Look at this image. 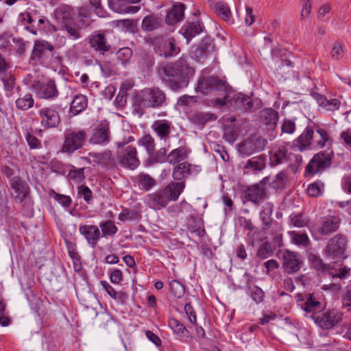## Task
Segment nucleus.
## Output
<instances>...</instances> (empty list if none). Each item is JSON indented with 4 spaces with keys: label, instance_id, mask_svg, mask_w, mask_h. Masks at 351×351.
<instances>
[{
    "label": "nucleus",
    "instance_id": "61",
    "mask_svg": "<svg viewBox=\"0 0 351 351\" xmlns=\"http://www.w3.org/2000/svg\"><path fill=\"white\" fill-rule=\"evenodd\" d=\"M31 131L27 130L25 134V140L31 149H40L41 147L40 141L32 134V128Z\"/></svg>",
    "mask_w": 351,
    "mask_h": 351
},
{
    "label": "nucleus",
    "instance_id": "22",
    "mask_svg": "<svg viewBox=\"0 0 351 351\" xmlns=\"http://www.w3.org/2000/svg\"><path fill=\"white\" fill-rule=\"evenodd\" d=\"M186 5L183 3H176L166 11L165 22L169 26H173L183 21Z\"/></svg>",
    "mask_w": 351,
    "mask_h": 351
},
{
    "label": "nucleus",
    "instance_id": "13",
    "mask_svg": "<svg viewBox=\"0 0 351 351\" xmlns=\"http://www.w3.org/2000/svg\"><path fill=\"white\" fill-rule=\"evenodd\" d=\"M86 138V133L84 130L77 132H66L64 140L60 151L68 155H71L75 151L82 147Z\"/></svg>",
    "mask_w": 351,
    "mask_h": 351
},
{
    "label": "nucleus",
    "instance_id": "62",
    "mask_svg": "<svg viewBox=\"0 0 351 351\" xmlns=\"http://www.w3.org/2000/svg\"><path fill=\"white\" fill-rule=\"evenodd\" d=\"M321 186H324V184L319 181L310 184L306 190L308 195L312 197L320 196L322 193Z\"/></svg>",
    "mask_w": 351,
    "mask_h": 351
},
{
    "label": "nucleus",
    "instance_id": "49",
    "mask_svg": "<svg viewBox=\"0 0 351 351\" xmlns=\"http://www.w3.org/2000/svg\"><path fill=\"white\" fill-rule=\"evenodd\" d=\"M215 13L223 21H228L231 17V12L228 4L224 2H217L214 5Z\"/></svg>",
    "mask_w": 351,
    "mask_h": 351
},
{
    "label": "nucleus",
    "instance_id": "57",
    "mask_svg": "<svg viewBox=\"0 0 351 351\" xmlns=\"http://www.w3.org/2000/svg\"><path fill=\"white\" fill-rule=\"evenodd\" d=\"M77 197H82L86 204H90L93 198V192L88 186L82 184L77 187Z\"/></svg>",
    "mask_w": 351,
    "mask_h": 351
},
{
    "label": "nucleus",
    "instance_id": "47",
    "mask_svg": "<svg viewBox=\"0 0 351 351\" xmlns=\"http://www.w3.org/2000/svg\"><path fill=\"white\" fill-rule=\"evenodd\" d=\"M187 223L189 228L193 232L197 233L199 236L202 237L205 234V230L204 229L201 231V228L203 226V221L202 219L198 218L194 215H191L188 219Z\"/></svg>",
    "mask_w": 351,
    "mask_h": 351
},
{
    "label": "nucleus",
    "instance_id": "29",
    "mask_svg": "<svg viewBox=\"0 0 351 351\" xmlns=\"http://www.w3.org/2000/svg\"><path fill=\"white\" fill-rule=\"evenodd\" d=\"M163 27V17L162 14H152L145 16L142 21V29L152 32Z\"/></svg>",
    "mask_w": 351,
    "mask_h": 351
},
{
    "label": "nucleus",
    "instance_id": "30",
    "mask_svg": "<svg viewBox=\"0 0 351 351\" xmlns=\"http://www.w3.org/2000/svg\"><path fill=\"white\" fill-rule=\"evenodd\" d=\"M204 31L199 21L189 22L186 21L182 26L180 32L189 43L195 36Z\"/></svg>",
    "mask_w": 351,
    "mask_h": 351
},
{
    "label": "nucleus",
    "instance_id": "19",
    "mask_svg": "<svg viewBox=\"0 0 351 351\" xmlns=\"http://www.w3.org/2000/svg\"><path fill=\"white\" fill-rule=\"evenodd\" d=\"M40 125L45 129L57 128L61 119L59 112L52 106L44 107L38 111Z\"/></svg>",
    "mask_w": 351,
    "mask_h": 351
},
{
    "label": "nucleus",
    "instance_id": "53",
    "mask_svg": "<svg viewBox=\"0 0 351 351\" xmlns=\"http://www.w3.org/2000/svg\"><path fill=\"white\" fill-rule=\"evenodd\" d=\"M141 217L140 212L135 209L130 210L124 208L119 215V219L121 221L126 220H138Z\"/></svg>",
    "mask_w": 351,
    "mask_h": 351
},
{
    "label": "nucleus",
    "instance_id": "55",
    "mask_svg": "<svg viewBox=\"0 0 351 351\" xmlns=\"http://www.w3.org/2000/svg\"><path fill=\"white\" fill-rule=\"evenodd\" d=\"M49 167L52 172L59 175L64 176L67 172V165L56 158L50 161Z\"/></svg>",
    "mask_w": 351,
    "mask_h": 351
},
{
    "label": "nucleus",
    "instance_id": "31",
    "mask_svg": "<svg viewBox=\"0 0 351 351\" xmlns=\"http://www.w3.org/2000/svg\"><path fill=\"white\" fill-rule=\"evenodd\" d=\"M308 260L311 263V267L317 271L322 274H328L330 270L334 269V266L324 263L323 260L319 255L311 253L308 256Z\"/></svg>",
    "mask_w": 351,
    "mask_h": 351
},
{
    "label": "nucleus",
    "instance_id": "25",
    "mask_svg": "<svg viewBox=\"0 0 351 351\" xmlns=\"http://www.w3.org/2000/svg\"><path fill=\"white\" fill-rule=\"evenodd\" d=\"M259 120L268 130H274L279 119V113L271 108H265L259 112Z\"/></svg>",
    "mask_w": 351,
    "mask_h": 351
},
{
    "label": "nucleus",
    "instance_id": "12",
    "mask_svg": "<svg viewBox=\"0 0 351 351\" xmlns=\"http://www.w3.org/2000/svg\"><path fill=\"white\" fill-rule=\"evenodd\" d=\"M342 313L332 308L322 313H313L311 318L322 330H329L342 320Z\"/></svg>",
    "mask_w": 351,
    "mask_h": 351
},
{
    "label": "nucleus",
    "instance_id": "6",
    "mask_svg": "<svg viewBox=\"0 0 351 351\" xmlns=\"http://www.w3.org/2000/svg\"><path fill=\"white\" fill-rule=\"evenodd\" d=\"M195 90L206 95H214L223 97L232 93L233 88L226 79H221L218 75H202L199 77Z\"/></svg>",
    "mask_w": 351,
    "mask_h": 351
},
{
    "label": "nucleus",
    "instance_id": "63",
    "mask_svg": "<svg viewBox=\"0 0 351 351\" xmlns=\"http://www.w3.org/2000/svg\"><path fill=\"white\" fill-rule=\"evenodd\" d=\"M72 169L69 171L68 177L69 178L82 182L85 179L84 168L75 169L74 166L71 165Z\"/></svg>",
    "mask_w": 351,
    "mask_h": 351
},
{
    "label": "nucleus",
    "instance_id": "18",
    "mask_svg": "<svg viewBox=\"0 0 351 351\" xmlns=\"http://www.w3.org/2000/svg\"><path fill=\"white\" fill-rule=\"evenodd\" d=\"M136 149L132 145L128 146L123 152H117V157L119 163L122 167L134 170L140 165V160L137 158Z\"/></svg>",
    "mask_w": 351,
    "mask_h": 351
},
{
    "label": "nucleus",
    "instance_id": "33",
    "mask_svg": "<svg viewBox=\"0 0 351 351\" xmlns=\"http://www.w3.org/2000/svg\"><path fill=\"white\" fill-rule=\"evenodd\" d=\"M217 119V116L214 113L198 112L192 114L189 119L193 124L197 125L203 128L206 123L215 121Z\"/></svg>",
    "mask_w": 351,
    "mask_h": 351
},
{
    "label": "nucleus",
    "instance_id": "42",
    "mask_svg": "<svg viewBox=\"0 0 351 351\" xmlns=\"http://www.w3.org/2000/svg\"><path fill=\"white\" fill-rule=\"evenodd\" d=\"M15 104L16 108L21 110H27L34 106V99L31 93H27L23 96L20 95L15 101Z\"/></svg>",
    "mask_w": 351,
    "mask_h": 351
},
{
    "label": "nucleus",
    "instance_id": "56",
    "mask_svg": "<svg viewBox=\"0 0 351 351\" xmlns=\"http://www.w3.org/2000/svg\"><path fill=\"white\" fill-rule=\"evenodd\" d=\"M38 28L45 33H53L58 31V28L51 24L46 17L42 16L38 20Z\"/></svg>",
    "mask_w": 351,
    "mask_h": 351
},
{
    "label": "nucleus",
    "instance_id": "45",
    "mask_svg": "<svg viewBox=\"0 0 351 351\" xmlns=\"http://www.w3.org/2000/svg\"><path fill=\"white\" fill-rule=\"evenodd\" d=\"M266 156L260 155L249 159L245 165V169H252L254 171H261L265 167Z\"/></svg>",
    "mask_w": 351,
    "mask_h": 351
},
{
    "label": "nucleus",
    "instance_id": "59",
    "mask_svg": "<svg viewBox=\"0 0 351 351\" xmlns=\"http://www.w3.org/2000/svg\"><path fill=\"white\" fill-rule=\"evenodd\" d=\"M129 4L127 0H108L110 8L119 13L125 11Z\"/></svg>",
    "mask_w": 351,
    "mask_h": 351
},
{
    "label": "nucleus",
    "instance_id": "43",
    "mask_svg": "<svg viewBox=\"0 0 351 351\" xmlns=\"http://www.w3.org/2000/svg\"><path fill=\"white\" fill-rule=\"evenodd\" d=\"M137 180L139 187L144 191H149L156 184V180L145 173H139Z\"/></svg>",
    "mask_w": 351,
    "mask_h": 351
},
{
    "label": "nucleus",
    "instance_id": "32",
    "mask_svg": "<svg viewBox=\"0 0 351 351\" xmlns=\"http://www.w3.org/2000/svg\"><path fill=\"white\" fill-rule=\"evenodd\" d=\"M314 128L307 126L304 132L300 134L295 140L298 143V148L300 152L307 149L311 145V140L313 138Z\"/></svg>",
    "mask_w": 351,
    "mask_h": 351
},
{
    "label": "nucleus",
    "instance_id": "54",
    "mask_svg": "<svg viewBox=\"0 0 351 351\" xmlns=\"http://www.w3.org/2000/svg\"><path fill=\"white\" fill-rule=\"evenodd\" d=\"M49 194L66 208H68L72 204V199L70 196L58 193L53 189L50 190Z\"/></svg>",
    "mask_w": 351,
    "mask_h": 351
},
{
    "label": "nucleus",
    "instance_id": "41",
    "mask_svg": "<svg viewBox=\"0 0 351 351\" xmlns=\"http://www.w3.org/2000/svg\"><path fill=\"white\" fill-rule=\"evenodd\" d=\"M71 8L69 6H62L57 8L54 14L56 19L61 22L62 26L65 25L66 23L73 22L71 14Z\"/></svg>",
    "mask_w": 351,
    "mask_h": 351
},
{
    "label": "nucleus",
    "instance_id": "27",
    "mask_svg": "<svg viewBox=\"0 0 351 351\" xmlns=\"http://www.w3.org/2000/svg\"><path fill=\"white\" fill-rule=\"evenodd\" d=\"M169 326L173 330L174 334L177 335L182 341L187 343L193 341V337L186 326L176 318L169 319Z\"/></svg>",
    "mask_w": 351,
    "mask_h": 351
},
{
    "label": "nucleus",
    "instance_id": "37",
    "mask_svg": "<svg viewBox=\"0 0 351 351\" xmlns=\"http://www.w3.org/2000/svg\"><path fill=\"white\" fill-rule=\"evenodd\" d=\"M153 129L161 139L169 138L171 132V123L167 120H158L153 124Z\"/></svg>",
    "mask_w": 351,
    "mask_h": 351
},
{
    "label": "nucleus",
    "instance_id": "39",
    "mask_svg": "<svg viewBox=\"0 0 351 351\" xmlns=\"http://www.w3.org/2000/svg\"><path fill=\"white\" fill-rule=\"evenodd\" d=\"M287 154V149L285 147L272 149L269 153V165L275 167L280 165L286 158Z\"/></svg>",
    "mask_w": 351,
    "mask_h": 351
},
{
    "label": "nucleus",
    "instance_id": "5",
    "mask_svg": "<svg viewBox=\"0 0 351 351\" xmlns=\"http://www.w3.org/2000/svg\"><path fill=\"white\" fill-rule=\"evenodd\" d=\"M166 101L165 93L159 88H152L135 93L132 98L133 113L143 115L144 109L148 108H158Z\"/></svg>",
    "mask_w": 351,
    "mask_h": 351
},
{
    "label": "nucleus",
    "instance_id": "20",
    "mask_svg": "<svg viewBox=\"0 0 351 351\" xmlns=\"http://www.w3.org/2000/svg\"><path fill=\"white\" fill-rule=\"evenodd\" d=\"M93 131V134L89 140L90 143L101 145L110 141V123L107 120L99 121Z\"/></svg>",
    "mask_w": 351,
    "mask_h": 351
},
{
    "label": "nucleus",
    "instance_id": "17",
    "mask_svg": "<svg viewBox=\"0 0 351 351\" xmlns=\"http://www.w3.org/2000/svg\"><path fill=\"white\" fill-rule=\"evenodd\" d=\"M341 219L337 216H328L322 223L321 226L316 230H313L315 240H319L324 236H329L335 232L339 228Z\"/></svg>",
    "mask_w": 351,
    "mask_h": 351
},
{
    "label": "nucleus",
    "instance_id": "50",
    "mask_svg": "<svg viewBox=\"0 0 351 351\" xmlns=\"http://www.w3.org/2000/svg\"><path fill=\"white\" fill-rule=\"evenodd\" d=\"M78 23L80 27H86L90 25L87 19L90 17V12L88 6H82L77 8Z\"/></svg>",
    "mask_w": 351,
    "mask_h": 351
},
{
    "label": "nucleus",
    "instance_id": "52",
    "mask_svg": "<svg viewBox=\"0 0 351 351\" xmlns=\"http://www.w3.org/2000/svg\"><path fill=\"white\" fill-rule=\"evenodd\" d=\"M169 291L176 298H181L185 293L184 286L178 280H172L169 282Z\"/></svg>",
    "mask_w": 351,
    "mask_h": 351
},
{
    "label": "nucleus",
    "instance_id": "11",
    "mask_svg": "<svg viewBox=\"0 0 351 351\" xmlns=\"http://www.w3.org/2000/svg\"><path fill=\"white\" fill-rule=\"evenodd\" d=\"M10 188L14 191L12 197L16 204L25 202L28 206L34 204L29 185L21 177L14 176L10 180Z\"/></svg>",
    "mask_w": 351,
    "mask_h": 351
},
{
    "label": "nucleus",
    "instance_id": "34",
    "mask_svg": "<svg viewBox=\"0 0 351 351\" xmlns=\"http://www.w3.org/2000/svg\"><path fill=\"white\" fill-rule=\"evenodd\" d=\"M245 276L248 277V280L247 281V287L251 298L256 304L263 302L265 299V292L261 287H258L257 285H253L252 284L251 276L250 274L245 273Z\"/></svg>",
    "mask_w": 351,
    "mask_h": 351
},
{
    "label": "nucleus",
    "instance_id": "26",
    "mask_svg": "<svg viewBox=\"0 0 351 351\" xmlns=\"http://www.w3.org/2000/svg\"><path fill=\"white\" fill-rule=\"evenodd\" d=\"M300 302L301 303L298 305L306 313H316L325 308L322 306V303L315 297L313 293H306L304 298L298 300V302Z\"/></svg>",
    "mask_w": 351,
    "mask_h": 351
},
{
    "label": "nucleus",
    "instance_id": "28",
    "mask_svg": "<svg viewBox=\"0 0 351 351\" xmlns=\"http://www.w3.org/2000/svg\"><path fill=\"white\" fill-rule=\"evenodd\" d=\"M245 199L252 202L255 204H259L260 199H265L267 197L265 187L260 186V184H256L249 186L244 191Z\"/></svg>",
    "mask_w": 351,
    "mask_h": 351
},
{
    "label": "nucleus",
    "instance_id": "51",
    "mask_svg": "<svg viewBox=\"0 0 351 351\" xmlns=\"http://www.w3.org/2000/svg\"><path fill=\"white\" fill-rule=\"evenodd\" d=\"M274 250L275 247L269 241H265L258 248L256 253V256L261 260L265 259L273 254Z\"/></svg>",
    "mask_w": 351,
    "mask_h": 351
},
{
    "label": "nucleus",
    "instance_id": "46",
    "mask_svg": "<svg viewBox=\"0 0 351 351\" xmlns=\"http://www.w3.org/2000/svg\"><path fill=\"white\" fill-rule=\"evenodd\" d=\"M288 181L287 173L280 171L275 177V180L269 183V186L275 190H282L286 187Z\"/></svg>",
    "mask_w": 351,
    "mask_h": 351
},
{
    "label": "nucleus",
    "instance_id": "35",
    "mask_svg": "<svg viewBox=\"0 0 351 351\" xmlns=\"http://www.w3.org/2000/svg\"><path fill=\"white\" fill-rule=\"evenodd\" d=\"M191 173V165L187 162H183L178 163L174 167L172 176L175 180L182 182L181 180L189 177Z\"/></svg>",
    "mask_w": 351,
    "mask_h": 351
},
{
    "label": "nucleus",
    "instance_id": "44",
    "mask_svg": "<svg viewBox=\"0 0 351 351\" xmlns=\"http://www.w3.org/2000/svg\"><path fill=\"white\" fill-rule=\"evenodd\" d=\"M168 162L171 165L180 162L187 158V152L184 147H180L172 150L168 155Z\"/></svg>",
    "mask_w": 351,
    "mask_h": 351
},
{
    "label": "nucleus",
    "instance_id": "8",
    "mask_svg": "<svg viewBox=\"0 0 351 351\" xmlns=\"http://www.w3.org/2000/svg\"><path fill=\"white\" fill-rule=\"evenodd\" d=\"M334 158V151L329 147L315 154L306 166L304 176H313L330 168Z\"/></svg>",
    "mask_w": 351,
    "mask_h": 351
},
{
    "label": "nucleus",
    "instance_id": "21",
    "mask_svg": "<svg viewBox=\"0 0 351 351\" xmlns=\"http://www.w3.org/2000/svg\"><path fill=\"white\" fill-rule=\"evenodd\" d=\"M79 232L92 248L97 247V243L101 239V232L97 226L80 224Z\"/></svg>",
    "mask_w": 351,
    "mask_h": 351
},
{
    "label": "nucleus",
    "instance_id": "40",
    "mask_svg": "<svg viewBox=\"0 0 351 351\" xmlns=\"http://www.w3.org/2000/svg\"><path fill=\"white\" fill-rule=\"evenodd\" d=\"M100 228L101 237H114L118 231L114 222L110 219L101 221L98 226Z\"/></svg>",
    "mask_w": 351,
    "mask_h": 351
},
{
    "label": "nucleus",
    "instance_id": "24",
    "mask_svg": "<svg viewBox=\"0 0 351 351\" xmlns=\"http://www.w3.org/2000/svg\"><path fill=\"white\" fill-rule=\"evenodd\" d=\"M90 47L95 51H99L101 54H105L110 51L111 47L107 42L106 35L99 32H93L88 38Z\"/></svg>",
    "mask_w": 351,
    "mask_h": 351
},
{
    "label": "nucleus",
    "instance_id": "36",
    "mask_svg": "<svg viewBox=\"0 0 351 351\" xmlns=\"http://www.w3.org/2000/svg\"><path fill=\"white\" fill-rule=\"evenodd\" d=\"M88 99L85 95L78 94L75 95L71 104L70 112L77 115L87 108Z\"/></svg>",
    "mask_w": 351,
    "mask_h": 351
},
{
    "label": "nucleus",
    "instance_id": "16",
    "mask_svg": "<svg viewBox=\"0 0 351 351\" xmlns=\"http://www.w3.org/2000/svg\"><path fill=\"white\" fill-rule=\"evenodd\" d=\"M282 268L288 274L298 272L303 265V260L298 252L285 250L282 254Z\"/></svg>",
    "mask_w": 351,
    "mask_h": 351
},
{
    "label": "nucleus",
    "instance_id": "7",
    "mask_svg": "<svg viewBox=\"0 0 351 351\" xmlns=\"http://www.w3.org/2000/svg\"><path fill=\"white\" fill-rule=\"evenodd\" d=\"M146 43L153 46L154 51L161 57L165 58H171L176 56L181 51V49L178 46L176 40L174 37H167L163 34L145 38Z\"/></svg>",
    "mask_w": 351,
    "mask_h": 351
},
{
    "label": "nucleus",
    "instance_id": "10",
    "mask_svg": "<svg viewBox=\"0 0 351 351\" xmlns=\"http://www.w3.org/2000/svg\"><path fill=\"white\" fill-rule=\"evenodd\" d=\"M215 49L214 39L210 36H206L197 44L191 47L189 56L195 61L204 63Z\"/></svg>",
    "mask_w": 351,
    "mask_h": 351
},
{
    "label": "nucleus",
    "instance_id": "48",
    "mask_svg": "<svg viewBox=\"0 0 351 351\" xmlns=\"http://www.w3.org/2000/svg\"><path fill=\"white\" fill-rule=\"evenodd\" d=\"M314 128V131H315L320 136V140L317 141V146L318 148H323L326 146L327 142H330V147L332 146V139L329 136L327 130L326 129L320 128L318 125L314 124V126H312Z\"/></svg>",
    "mask_w": 351,
    "mask_h": 351
},
{
    "label": "nucleus",
    "instance_id": "14",
    "mask_svg": "<svg viewBox=\"0 0 351 351\" xmlns=\"http://www.w3.org/2000/svg\"><path fill=\"white\" fill-rule=\"evenodd\" d=\"M267 143L265 138L252 134L239 145L238 150L240 154L250 156L263 150Z\"/></svg>",
    "mask_w": 351,
    "mask_h": 351
},
{
    "label": "nucleus",
    "instance_id": "64",
    "mask_svg": "<svg viewBox=\"0 0 351 351\" xmlns=\"http://www.w3.org/2000/svg\"><path fill=\"white\" fill-rule=\"evenodd\" d=\"M237 137V132L234 125H226L223 128V138L229 143H233Z\"/></svg>",
    "mask_w": 351,
    "mask_h": 351
},
{
    "label": "nucleus",
    "instance_id": "1",
    "mask_svg": "<svg viewBox=\"0 0 351 351\" xmlns=\"http://www.w3.org/2000/svg\"><path fill=\"white\" fill-rule=\"evenodd\" d=\"M157 73L165 86L173 90H178L188 86L195 69L191 64L188 55L182 54L176 61L160 62Z\"/></svg>",
    "mask_w": 351,
    "mask_h": 351
},
{
    "label": "nucleus",
    "instance_id": "4",
    "mask_svg": "<svg viewBox=\"0 0 351 351\" xmlns=\"http://www.w3.org/2000/svg\"><path fill=\"white\" fill-rule=\"evenodd\" d=\"M62 56L57 52L50 42L43 39H36L29 56V62L35 65L48 66L52 63L61 64Z\"/></svg>",
    "mask_w": 351,
    "mask_h": 351
},
{
    "label": "nucleus",
    "instance_id": "15",
    "mask_svg": "<svg viewBox=\"0 0 351 351\" xmlns=\"http://www.w3.org/2000/svg\"><path fill=\"white\" fill-rule=\"evenodd\" d=\"M32 87L40 99H52L57 97L59 94L55 81L53 80H49L46 82L34 81Z\"/></svg>",
    "mask_w": 351,
    "mask_h": 351
},
{
    "label": "nucleus",
    "instance_id": "60",
    "mask_svg": "<svg viewBox=\"0 0 351 351\" xmlns=\"http://www.w3.org/2000/svg\"><path fill=\"white\" fill-rule=\"evenodd\" d=\"M132 50L129 47L121 48L116 53L117 59L125 65L132 56Z\"/></svg>",
    "mask_w": 351,
    "mask_h": 351
},
{
    "label": "nucleus",
    "instance_id": "3",
    "mask_svg": "<svg viewBox=\"0 0 351 351\" xmlns=\"http://www.w3.org/2000/svg\"><path fill=\"white\" fill-rule=\"evenodd\" d=\"M185 182H171L165 188L148 194L145 197L146 205L152 209L165 208L171 201H176L184 191Z\"/></svg>",
    "mask_w": 351,
    "mask_h": 351
},
{
    "label": "nucleus",
    "instance_id": "38",
    "mask_svg": "<svg viewBox=\"0 0 351 351\" xmlns=\"http://www.w3.org/2000/svg\"><path fill=\"white\" fill-rule=\"evenodd\" d=\"M0 79L6 92V97H11L14 94V89L16 86L15 77L11 73L7 72L1 75Z\"/></svg>",
    "mask_w": 351,
    "mask_h": 351
},
{
    "label": "nucleus",
    "instance_id": "2",
    "mask_svg": "<svg viewBox=\"0 0 351 351\" xmlns=\"http://www.w3.org/2000/svg\"><path fill=\"white\" fill-rule=\"evenodd\" d=\"M212 106L219 109L230 107L238 115L252 113L259 108L255 106L254 101L250 96L237 92L234 88L232 93L227 94L226 97L213 99Z\"/></svg>",
    "mask_w": 351,
    "mask_h": 351
},
{
    "label": "nucleus",
    "instance_id": "58",
    "mask_svg": "<svg viewBox=\"0 0 351 351\" xmlns=\"http://www.w3.org/2000/svg\"><path fill=\"white\" fill-rule=\"evenodd\" d=\"M138 143L143 145L148 154H153L155 150V143L154 140L150 134H145L139 141Z\"/></svg>",
    "mask_w": 351,
    "mask_h": 351
},
{
    "label": "nucleus",
    "instance_id": "9",
    "mask_svg": "<svg viewBox=\"0 0 351 351\" xmlns=\"http://www.w3.org/2000/svg\"><path fill=\"white\" fill-rule=\"evenodd\" d=\"M347 237L339 233L330 239L324 250V254L326 258L334 260L336 263L342 261L347 258Z\"/></svg>",
    "mask_w": 351,
    "mask_h": 351
},
{
    "label": "nucleus",
    "instance_id": "23",
    "mask_svg": "<svg viewBox=\"0 0 351 351\" xmlns=\"http://www.w3.org/2000/svg\"><path fill=\"white\" fill-rule=\"evenodd\" d=\"M271 54L273 60L280 62L281 66H287L290 69L294 67V54L288 49L277 46L271 49Z\"/></svg>",
    "mask_w": 351,
    "mask_h": 351
}]
</instances>
